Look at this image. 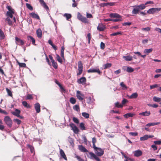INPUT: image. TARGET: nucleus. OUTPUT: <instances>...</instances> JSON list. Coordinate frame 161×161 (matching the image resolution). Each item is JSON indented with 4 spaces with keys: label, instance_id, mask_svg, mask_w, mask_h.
Listing matches in <instances>:
<instances>
[{
    "label": "nucleus",
    "instance_id": "nucleus-63",
    "mask_svg": "<svg viewBox=\"0 0 161 161\" xmlns=\"http://www.w3.org/2000/svg\"><path fill=\"white\" fill-rule=\"evenodd\" d=\"M154 143L155 145H160L161 144V141H156L154 142Z\"/></svg>",
    "mask_w": 161,
    "mask_h": 161
},
{
    "label": "nucleus",
    "instance_id": "nucleus-47",
    "mask_svg": "<svg viewBox=\"0 0 161 161\" xmlns=\"http://www.w3.org/2000/svg\"><path fill=\"white\" fill-rule=\"evenodd\" d=\"M153 99L154 102H160L161 101V98L157 97H153Z\"/></svg>",
    "mask_w": 161,
    "mask_h": 161
},
{
    "label": "nucleus",
    "instance_id": "nucleus-46",
    "mask_svg": "<svg viewBox=\"0 0 161 161\" xmlns=\"http://www.w3.org/2000/svg\"><path fill=\"white\" fill-rule=\"evenodd\" d=\"M17 63L20 67H25L26 66V64L25 63H19V61H17Z\"/></svg>",
    "mask_w": 161,
    "mask_h": 161
},
{
    "label": "nucleus",
    "instance_id": "nucleus-53",
    "mask_svg": "<svg viewBox=\"0 0 161 161\" xmlns=\"http://www.w3.org/2000/svg\"><path fill=\"white\" fill-rule=\"evenodd\" d=\"M92 143H93V148H94L96 147L95 144V143L96 142V138L93 137L92 138Z\"/></svg>",
    "mask_w": 161,
    "mask_h": 161
},
{
    "label": "nucleus",
    "instance_id": "nucleus-4",
    "mask_svg": "<svg viewBox=\"0 0 161 161\" xmlns=\"http://www.w3.org/2000/svg\"><path fill=\"white\" fill-rule=\"evenodd\" d=\"M95 151V153L97 155L101 156L104 154V151L100 148L97 147H96L93 148Z\"/></svg>",
    "mask_w": 161,
    "mask_h": 161
},
{
    "label": "nucleus",
    "instance_id": "nucleus-62",
    "mask_svg": "<svg viewBox=\"0 0 161 161\" xmlns=\"http://www.w3.org/2000/svg\"><path fill=\"white\" fill-rule=\"evenodd\" d=\"M131 24V22H125L122 24V25L123 26L130 25Z\"/></svg>",
    "mask_w": 161,
    "mask_h": 161
},
{
    "label": "nucleus",
    "instance_id": "nucleus-37",
    "mask_svg": "<svg viewBox=\"0 0 161 161\" xmlns=\"http://www.w3.org/2000/svg\"><path fill=\"white\" fill-rule=\"evenodd\" d=\"M112 66V64L111 63H107L104 64L103 66L104 67V69H106Z\"/></svg>",
    "mask_w": 161,
    "mask_h": 161
},
{
    "label": "nucleus",
    "instance_id": "nucleus-60",
    "mask_svg": "<svg viewBox=\"0 0 161 161\" xmlns=\"http://www.w3.org/2000/svg\"><path fill=\"white\" fill-rule=\"evenodd\" d=\"M128 102V101L126 99L124 98L122 102V104L123 105Z\"/></svg>",
    "mask_w": 161,
    "mask_h": 161
},
{
    "label": "nucleus",
    "instance_id": "nucleus-45",
    "mask_svg": "<svg viewBox=\"0 0 161 161\" xmlns=\"http://www.w3.org/2000/svg\"><path fill=\"white\" fill-rule=\"evenodd\" d=\"M4 38V35L3 31L0 29V39H3Z\"/></svg>",
    "mask_w": 161,
    "mask_h": 161
},
{
    "label": "nucleus",
    "instance_id": "nucleus-54",
    "mask_svg": "<svg viewBox=\"0 0 161 161\" xmlns=\"http://www.w3.org/2000/svg\"><path fill=\"white\" fill-rule=\"evenodd\" d=\"M14 121L16 122L18 125H20L21 123V121L17 119H14Z\"/></svg>",
    "mask_w": 161,
    "mask_h": 161
},
{
    "label": "nucleus",
    "instance_id": "nucleus-48",
    "mask_svg": "<svg viewBox=\"0 0 161 161\" xmlns=\"http://www.w3.org/2000/svg\"><path fill=\"white\" fill-rule=\"evenodd\" d=\"M64 16L66 18V19L67 20L70 18L71 17V14H64Z\"/></svg>",
    "mask_w": 161,
    "mask_h": 161
},
{
    "label": "nucleus",
    "instance_id": "nucleus-38",
    "mask_svg": "<svg viewBox=\"0 0 161 161\" xmlns=\"http://www.w3.org/2000/svg\"><path fill=\"white\" fill-rule=\"evenodd\" d=\"M80 127L82 130H86V129L85 126L84 124L83 123H80Z\"/></svg>",
    "mask_w": 161,
    "mask_h": 161
},
{
    "label": "nucleus",
    "instance_id": "nucleus-61",
    "mask_svg": "<svg viewBox=\"0 0 161 161\" xmlns=\"http://www.w3.org/2000/svg\"><path fill=\"white\" fill-rule=\"evenodd\" d=\"M87 36L88 38V43L89 44L90 43V41L91 39V35L90 33H88L87 35Z\"/></svg>",
    "mask_w": 161,
    "mask_h": 161
},
{
    "label": "nucleus",
    "instance_id": "nucleus-16",
    "mask_svg": "<svg viewBox=\"0 0 161 161\" xmlns=\"http://www.w3.org/2000/svg\"><path fill=\"white\" fill-rule=\"evenodd\" d=\"M47 62L48 64L50 66L52 65L54 68L57 69L58 68L57 64L55 61H47Z\"/></svg>",
    "mask_w": 161,
    "mask_h": 161
},
{
    "label": "nucleus",
    "instance_id": "nucleus-58",
    "mask_svg": "<svg viewBox=\"0 0 161 161\" xmlns=\"http://www.w3.org/2000/svg\"><path fill=\"white\" fill-rule=\"evenodd\" d=\"M33 98L32 95L30 94H28L26 96V99L27 100H30Z\"/></svg>",
    "mask_w": 161,
    "mask_h": 161
},
{
    "label": "nucleus",
    "instance_id": "nucleus-7",
    "mask_svg": "<svg viewBox=\"0 0 161 161\" xmlns=\"http://www.w3.org/2000/svg\"><path fill=\"white\" fill-rule=\"evenodd\" d=\"M161 9L160 8H153L149 9L147 11V13L149 14H153L156 13L157 11H159Z\"/></svg>",
    "mask_w": 161,
    "mask_h": 161
},
{
    "label": "nucleus",
    "instance_id": "nucleus-25",
    "mask_svg": "<svg viewBox=\"0 0 161 161\" xmlns=\"http://www.w3.org/2000/svg\"><path fill=\"white\" fill-rule=\"evenodd\" d=\"M36 34L38 37L39 38H41L42 36V31L40 28L37 29L36 31Z\"/></svg>",
    "mask_w": 161,
    "mask_h": 161
},
{
    "label": "nucleus",
    "instance_id": "nucleus-18",
    "mask_svg": "<svg viewBox=\"0 0 161 161\" xmlns=\"http://www.w3.org/2000/svg\"><path fill=\"white\" fill-rule=\"evenodd\" d=\"M105 29V27L102 24H99L97 27V29L99 31H103Z\"/></svg>",
    "mask_w": 161,
    "mask_h": 161
},
{
    "label": "nucleus",
    "instance_id": "nucleus-51",
    "mask_svg": "<svg viewBox=\"0 0 161 161\" xmlns=\"http://www.w3.org/2000/svg\"><path fill=\"white\" fill-rule=\"evenodd\" d=\"M6 90L8 94V95L10 97H12L13 95L11 91L8 88H6Z\"/></svg>",
    "mask_w": 161,
    "mask_h": 161
},
{
    "label": "nucleus",
    "instance_id": "nucleus-34",
    "mask_svg": "<svg viewBox=\"0 0 161 161\" xmlns=\"http://www.w3.org/2000/svg\"><path fill=\"white\" fill-rule=\"evenodd\" d=\"M123 58L125 60H132V57L130 55L124 56Z\"/></svg>",
    "mask_w": 161,
    "mask_h": 161
},
{
    "label": "nucleus",
    "instance_id": "nucleus-3",
    "mask_svg": "<svg viewBox=\"0 0 161 161\" xmlns=\"http://www.w3.org/2000/svg\"><path fill=\"white\" fill-rule=\"evenodd\" d=\"M4 121L9 127L11 128L12 127V121L9 116H5L4 119Z\"/></svg>",
    "mask_w": 161,
    "mask_h": 161
},
{
    "label": "nucleus",
    "instance_id": "nucleus-41",
    "mask_svg": "<svg viewBox=\"0 0 161 161\" xmlns=\"http://www.w3.org/2000/svg\"><path fill=\"white\" fill-rule=\"evenodd\" d=\"M82 116L86 119H88L89 117V114L86 112H83L82 113Z\"/></svg>",
    "mask_w": 161,
    "mask_h": 161
},
{
    "label": "nucleus",
    "instance_id": "nucleus-32",
    "mask_svg": "<svg viewBox=\"0 0 161 161\" xmlns=\"http://www.w3.org/2000/svg\"><path fill=\"white\" fill-rule=\"evenodd\" d=\"M27 147H29L30 150V151H31V153H34V154H35V152H34V147L30 145V144H27Z\"/></svg>",
    "mask_w": 161,
    "mask_h": 161
},
{
    "label": "nucleus",
    "instance_id": "nucleus-6",
    "mask_svg": "<svg viewBox=\"0 0 161 161\" xmlns=\"http://www.w3.org/2000/svg\"><path fill=\"white\" fill-rule=\"evenodd\" d=\"M78 73H77V75H81L83 71V64L81 61H79L78 63Z\"/></svg>",
    "mask_w": 161,
    "mask_h": 161
},
{
    "label": "nucleus",
    "instance_id": "nucleus-23",
    "mask_svg": "<svg viewBox=\"0 0 161 161\" xmlns=\"http://www.w3.org/2000/svg\"><path fill=\"white\" fill-rule=\"evenodd\" d=\"M60 153L61 157L66 160H67L66 156L64 152L62 149L60 150Z\"/></svg>",
    "mask_w": 161,
    "mask_h": 161
},
{
    "label": "nucleus",
    "instance_id": "nucleus-20",
    "mask_svg": "<svg viewBox=\"0 0 161 161\" xmlns=\"http://www.w3.org/2000/svg\"><path fill=\"white\" fill-rule=\"evenodd\" d=\"M11 113L13 115L18 117L19 116L20 111L18 109H15V111L12 112Z\"/></svg>",
    "mask_w": 161,
    "mask_h": 161
},
{
    "label": "nucleus",
    "instance_id": "nucleus-29",
    "mask_svg": "<svg viewBox=\"0 0 161 161\" xmlns=\"http://www.w3.org/2000/svg\"><path fill=\"white\" fill-rule=\"evenodd\" d=\"M28 40L31 41L32 42V44L35 45V40L32 36H28L27 37Z\"/></svg>",
    "mask_w": 161,
    "mask_h": 161
},
{
    "label": "nucleus",
    "instance_id": "nucleus-14",
    "mask_svg": "<svg viewBox=\"0 0 161 161\" xmlns=\"http://www.w3.org/2000/svg\"><path fill=\"white\" fill-rule=\"evenodd\" d=\"M41 106L40 104L38 103H35L34 104V108L36 111V113H39L41 111Z\"/></svg>",
    "mask_w": 161,
    "mask_h": 161
},
{
    "label": "nucleus",
    "instance_id": "nucleus-39",
    "mask_svg": "<svg viewBox=\"0 0 161 161\" xmlns=\"http://www.w3.org/2000/svg\"><path fill=\"white\" fill-rule=\"evenodd\" d=\"M138 94L137 93H134L129 97L130 98H136L137 97Z\"/></svg>",
    "mask_w": 161,
    "mask_h": 161
},
{
    "label": "nucleus",
    "instance_id": "nucleus-40",
    "mask_svg": "<svg viewBox=\"0 0 161 161\" xmlns=\"http://www.w3.org/2000/svg\"><path fill=\"white\" fill-rule=\"evenodd\" d=\"M126 71L128 73H131L134 71V69L133 68L130 67H127Z\"/></svg>",
    "mask_w": 161,
    "mask_h": 161
},
{
    "label": "nucleus",
    "instance_id": "nucleus-42",
    "mask_svg": "<svg viewBox=\"0 0 161 161\" xmlns=\"http://www.w3.org/2000/svg\"><path fill=\"white\" fill-rule=\"evenodd\" d=\"M115 106L117 108H122L123 106L122 104H120L119 102H117L115 103Z\"/></svg>",
    "mask_w": 161,
    "mask_h": 161
},
{
    "label": "nucleus",
    "instance_id": "nucleus-50",
    "mask_svg": "<svg viewBox=\"0 0 161 161\" xmlns=\"http://www.w3.org/2000/svg\"><path fill=\"white\" fill-rule=\"evenodd\" d=\"M73 109L77 111H78L80 110L79 106L78 105H75L73 107Z\"/></svg>",
    "mask_w": 161,
    "mask_h": 161
},
{
    "label": "nucleus",
    "instance_id": "nucleus-52",
    "mask_svg": "<svg viewBox=\"0 0 161 161\" xmlns=\"http://www.w3.org/2000/svg\"><path fill=\"white\" fill-rule=\"evenodd\" d=\"M159 86V85L158 84H156L150 86V88L151 89L158 87Z\"/></svg>",
    "mask_w": 161,
    "mask_h": 161
},
{
    "label": "nucleus",
    "instance_id": "nucleus-31",
    "mask_svg": "<svg viewBox=\"0 0 161 161\" xmlns=\"http://www.w3.org/2000/svg\"><path fill=\"white\" fill-rule=\"evenodd\" d=\"M135 8L133 9L132 11V14H136L138 13L139 11L137 7H136V6L135 5L133 6Z\"/></svg>",
    "mask_w": 161,
    "mask_h": 161
},
{
    "label": "nucleus",
    "instance_id": "nucleus-43",
    "mask_svg": "<svg viewBox=\"0 0 161 161\" xmlns=\"http://www.w3.org/2000/svg\"><path fill=\"white\" fill-rule=\"evenodd\" d=\"M120 85L122 87L123 90L127 89V87L123 82H121L120 84Z\"/></svg>",
    "mask_w": 161,
    "mask_h": 161
},
{
    "label": "nucleus",
    "instance_id": "nucleus-33",
    "mask_svg": "<svg viewBox=\"0 0 161 161\" xmlns=\"http://www.w3.org/2000/svg\"><path fill=\"white\" fill-rule=\"evenodd\" d=\"M68 140L72 147H74V143L73 139L70 137H68Z\"/></svg>",
    "mask_w": 161,
    "mask_h": 161
},
{
    "label": "nucleus",
    "instance_id": "nucleus-13",
    "mask_svg": "<svg viewBox=\"0 0 161 161\" xmlns=\"http://www.w3.org/2000/svg\"><path fill=\"white\" fill-rule=\"evenodd\" d=\"M153 137H154V136L153 135H145L141 137L140 138V140L141 141H145L147 140L149 138H152Z\"/></svg>",
    "mask_w": 161,
    "mask_h": 161
},
{
    "label": "nucleus",
    "instance_id": "nucleus-44",
    "mask_svg": "<svg viewBox=\"0 0 161 161\" xmlns=\"http://www.w3.org/2000/svg\"><path fill=\"white\" fill-rule=\"evenodd\" d=\"M3 123V121L0 119V130L2 131L5 128L4 126L2 125Z\"/></svg>",
    "mask_w": 161,
    "mask_h": 161
},
{
    "label": "nucleus",
    "instance_id": "nucleus-56",
    "mask_svg": "<svg viewBox=\"0 0 161 161\" xmlns=\"http://www.w3.org/2000/svg\"><path fill=\"white\" fill-rule=\"evenodd\" d=\"M26 6L27 8L31 10H32L33 9V7L29 3H26Z\"/></svg>",
    "mask_w": 161,
    "mask_h": 161
},
{
    "label": "nucleus",
    "instance_id": "nucleus-11",
    "mask_svg": "<svg viewBox=\"0 0 161 161\" xmlns=\"http://www.w3.org/2000/svg\"><path fill=\"white\" fill-rule=\"evenodd\" d=\"M76 97L79 100L82 101L83 99V97H84V95L81 93L80 91H77L76 92Z\"/></svg>",
    "mask_w": 161,
    "mask_h": 161
},
{
    "label": "nucleus",
    "instance_id": "nucleus-12",
    "mask_svg": "<svg viewBox=\"0 0 161 161\" xmlns=\"http://www.w3.org/2000/svg\"><path fill=\"white\" fill-rule=\"evenodd\" d=\"M15 40L16 43L17 44H18L19 45H23L24 44V42L22 40L17 37H15Z\"/></svg>",
    "mask_w": 161,
    "mask_h": 161
},
{
    "label": "nucleus",
    "instance_id": "nucleus-26",
    "mask_svg": "<svg viewBox=\"0 0 161 161\" xmlns=\"http://www.w3.org/2000/svg\"><path fill=\"white\" fill-rule=\"evenodd\" d=\"M134 115L135 114H134L128 113L124 114V116L125 118L127 119L129 117H133Z\"/></svg>",
    "mask_w": 161,
    "mask_h": 161
},
{
    "label": "nucleus",
    "instance_id": "nucleus-22",
    "mask_svg": "<svg viewBox=\"0 0 161 161\" xmlns=\"http://www.w3.org/2000/svg\"><path fill=\"white\" fill-rule=\"evenodd\" d=\"M39 2L40 3L42 4L43 7L46 9L48 10L49 8L48 6L46 5L43 0H39Z\"/></svg>",
    "mask_w": 161,
    "mask_h": 161
},
{
    "label": "nucleus",
    "instance_id": "nucleus-8",
    "mask_svg": "<svg viewBox=\"0 0 161 161\" xmlns=\"http://www.w3.org/2000/svg\"><path fill=\"white\" fill-rule=\"evenodd\" d=\"M69 125L75 133L76 134L78 133L79 132V130L77 127L74 124L71 123Z\"/></svg>",
    "mask_w": 161,
    "mask_h": 161
},
{
    "label": "nucleus",
    "instance_id": "nucleus-24",
    "mask_svg": "<svg viewBox=\"0 0 161 161\" xmlns=\"http://www.w3.org/2000/svg\"><path fill=\"white\" fill-rule=\"evenodd\" d=\"M136 7H137L138 9L139 10V11L140 10H142L144 9L145 8L146 6H145V4H141L139 5H136Z\"/></svg>",
    "mask_w": 161,
    "mask_h": 161
},
{
    "label": "nucleus",
    "instance_id": "nucleus-36",
    "mask_svg": "<svg viewBox=\"0 0 161 161\" xmlns=\"http://www.w3.org/2000/svg\"><path fill=\"white\" fill-rule=\"evenodd\" d=\"M69 102L72 104H74L76 102V100L75 98L73 97H71L70 98Z\"/></svg>",
    "mask_w": 161,
    "mask_h": 161
},
{
    "label": "nucleus",
    "instance_id": "nucleus-2",
    "mask_svg": "<svg viewBox=\"0 0 161 161\" xmlns=\"http://www.w3.org/2000/svg\"><path fill=\"white\" fill-rule=\"evenodd\" d=\"M109 17L111 18H115L116 19H112V21L114 22L122 20V16L116 13H111L109 14Z\"/></svg>",
    "mask_w": 161,
    "mask_h": 161
},
{
    "label": "nucleus",
    "instance_id": "nucleus-35",
    "mask_svg": "<svg viewBox=\"0 0 161 161\" xmlns=\"http://www.w3.org/2000/svg\"><path fill=\"white\" fill-rule=\"evenodd\" d=\"M74 158H76L78 161H84V160L83 158L76 154H75Z\"/></svg>",
    "mask_w": 161,
    "mask_h": 161
},
{
    "label": "nucleus",
    "instance_id": "nucleus-27",
    "mask_svg": "<svg viewBox=\"0 0 161 161\" xmlns=\"http://www.w3.org/2000/svg\"><path fill=\"white\" fill-rule=\"evenodd\" d=\"M153 50V49L152 48L145 49L144 50L143 53L146 55H148L149 53L152 52Z\"/></svg>",
    "mask_w": 161,
    "mask_h": 161
},
{
    "label": "nucleus",
    "instance_id": "nucleus-1",
    "mask_svg": "<svg viewBox=\"0 0 161 161\" xmlns=\"http://www.w3.org/2000/svg\"><path fill=\"white\" fill-rule=\"evenodd\" d=\"M79 149L81 152L84 153L88 152L87 157L91 159H95L97 161H100V159L94 153L92 152H88L83 146L80 145L78 146Z\"/></svg>",
    "mask_w": 161,
    "mask_h": 161
},
{
    "label": "nucleus",
    "instance_id": "nucleus-49",
    "mask_svg": "<svg viewBox=\"0 0 161 161\" xmlns=\"http://www.w3.org/2000/svg\"><path fill=\"white\" fill-rule=\"evenodd\" d=\"M6 20L8 21V23L9 25H12V21L10 20L9 18L8 17L6 19Z\"/></svg>",
    "mask_w": 161,
    "mask_h": 161
},
{
    "label": "nucleus",
    "instance_id": "nucleus-9",
    "mask_svg": "<svg viewBox=\"0 0 161 161\" xmlns=\"http://www.w3.org/2000/svg\"><path fill=\"white\" fill-rule=\"evenodd\" d=\"M7 8L8 10V11L7 12L6 14V16L8 17L11 14H14V10L10 6H7Z\"/></svg>",
    "mask_w": 161,
    "mask_h": 161
},
{
    "label": "nucleus",
    "instance_id": "nucleus-21",
    "mask_svg": "<svg viewBox=\"0 0 161 161\" xmlns=\"http://www.w3.org/2000/svg\"><path fill=\"white\" fill-rule=\"evenodd\" d=\"M151 114V112L149 111H146L139 114V115L143 116H148Z\"/></svg>",
    "mask_w": 161,
    "mask_h": 161
},
{
    "label": "nucleus",
    "instance_id": "nucleus-5",
    "mask_svg": "<svg viewBox=\"0 0 161 161\" xmlns=\"http://www.w3.org/2000/svg\"><path fill=\"white\" fill-rule=\"evenodd\" d=\"M77 18L79 20L85 23H87L88 22V20L85 17H83L79 12L77 14Z\"/></svg>",
    "mask_w": 161,
    "mask_h": 161
},
{
    "label": "nucleus",
    "instance_id": "nucleus-19",
    "mask_svg": "<svg viewBox=\"0 0 161 161\" xmlns=\"http://www.w3.org/2000/svg\"><path fill=\"white\" fill-rule=\"evenodd\" d=\"M142 154V152L140 150H137L134 152V155L136 157H139L141 156Z\"/></svg>",
    "mask_w": 161,
    "mask_h": 161
},
{
    "label": "nucleus",
    "instance_id": "nucleus-15",
    "mask_svg": "<svg viewBox=\"0 0 161 161\" xmlns=\"http://www.w3.org/2000/svg\"><path fill=\"white\" fill-rule=\"evenodd\" d=\"M86 79L84 77H82L78 79L77 80V82L79 84H83L84 83H85L86 82Z\"/></svg>",
    "mask_w": 161,
    "mask_h": 161
},
{
    "label": "nucleus",
    "instance_id": "nucleus-17",
    "mask_svg": "<svg viewBox=\"0 0 161 161\" xmlns=\"http://www.w3.org/2000/svg\"><path fill=\"white\" fill-rule=\"evenodd\" d=\"M30 15L31 16L32 18L40 19V18L39 15L35 13L32 12L30 14Z\"/></svg>",
    "mask_w": 161,
    "mask_h": 161
},
{
    "label": "nucleus",
    "instance_id": "nucleus-55",
    "mask_svg": "<svg viewBox=\"0 0 161 161\" xmlns=\"http://www.w3.org/2000/svg\"><path fill=\"white\" fill-rule=\"evenodd\" d=\"M122 32H114L111 34L110 35L111 36H115L118 35H121Z\"/></svg>",
    "mask_w": 161,
    "mask_h": 161
},
{
    "label": "nucleus",
    "instance_id": "nucleus-64",
    "mask_svg": "<svg viewBox=\"0 0 161 161\" xmlns=\"http://www.w3.org/2000/svg\"><path fill=\"white\" fill-rule=\"evenodd\" d=\"M125 157L126 158V160L128 161H134L133 159L131 158H128L126 156H125Z\"/></svg>",
    "mask_w": 161,
    "mask_h": 161
},
{
    "label": "nucleus",
    "instance_id": "nucleus-30",
    "mask_svg": "<svg viewBox=\"0 0 161 161\" xmlns=\"http://www.w3.org/2000/svg\"><path fill=\"white\" fill-rule=\"evenodd\" d=\"M160 124V122H153V123H148L146 125V126H154L159 125Z\"/></svg>",
    "mask_w": 161,
    "mask_h": 161
},
{
    "label": "nucleus",
    "instance_id": "nucleus-10",
    "mask_svg": "<svg viewBox=\"0 0 161 161\" xmlns=\"http://www.w3.org/2000/svg\"><path fill=\"white\" fill-rule=\"evenodd\" d=\"M87 72L88 73H97L100 75H101L102 74V72L98 69H91L88 70Z\"/></svg>",
    "mask_w": 161,
    "mask_h": 161
},
{
    "label": "nucleus",
    "instance_id": "nucleus-28",
    "mask_svg": "<svg viewBox=\"0 0 161 161\" xmlns=\"http://www.w3.org/2000/svg\"><path fill=\"white\" fill-rule=\"evenodd\" d=\"M22 104L23 106H24L26 108H31V105L28 104L27 102L24 101L22 102Z\"/></svg>",
    "mask_w": 161,
    "mask_h": 161
},
{
    "label": "nucleus",
    "instance_id": "nucleus-57",
    "mask_svg": "<svg viewBox=\"0 0 161 161\" xmlns=\"http://www.w3.org/2000/svg\"><path fill=\"white\" fill-rule=\"evenodd\" d=\"M73 121L76 124H78L79 123V120L77 118L74 117L73 118Z\"/></svg>",
    "mask_w": 161,
    "mask_h": 161
},
{
    "label": "nucleus",
    "instance_id": "nucleus-59",
    "mask_svg": "<svg viewBox=\"0 0 161 161\" xmlns=\"http://www.w3.org/2000/svg\"><path fill=\"white\" fill-rule=\"evenodd\" d=\"M129 134L132 136H136L138 135V133L137 132H130L129 133Z\"/></svg>",
    "mask_w": 161,
    "mask_h": 161
}]
</instances>
